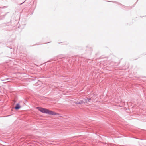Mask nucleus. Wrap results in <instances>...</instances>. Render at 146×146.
<instances>
[{"instance_id": "1", "label": "nucleus", "mask_w": 146, "mask_h": 146, "mask_svg": "<svg viewBox=\"0 0 146 146\" xmlns=\"http://www.w3.org/2000/svg\"><path fill=\"white\" fill-rule=\"evenodd\" d=\"M36 108L39 111L43 113H47L48 114L52 115H59L58 113H56L54 111L50 110L44 108L39 107H37Z\"/></svg>"}, {"instance_id": "2", "label": "nucleus", "mask_w": 146, "mask_h": 146, "mask_svg": "<svg viewBox=\"0 0 146 146\" xmlns=\"http://www.w3.org/2000/svg\"><path fill=\"white\" fill-rule=\"evenodd\" d=\"M21 108V106L19 104H17L16 105L15 109L16 110H17Z\"/></svg>"}, {"instance_id": "3", "label": "nucleus", "mask_w": 146, "mask_h": 146, "mask_svg": "<svg viewBox=\"0 0 146 146\" xmlns=\"http://www.w3.org/2000/svg\"><path fill=\"white\" fill-rule=\"evenodd\" d=\"M87 100H86V102H87V101L88 102H89L90 101V99H89L88 98H87Z\"/></svg>"}, {"instance_id": "4", "label": "nucleus", "mask_w": 146, "mask_h": 146, "mask_svg": "<svg viewBox=\"0 0 146 146\" xmlns=\"http://www.w3.org/2000/svg\"><path fill=\"white\" fill-rule=\"evenodd\" d=\"M84 102L82 101H81V102H79L78 103H78V104H81V103H82L83 102Z\"/></svg>"}]
</instances>
